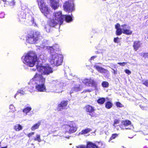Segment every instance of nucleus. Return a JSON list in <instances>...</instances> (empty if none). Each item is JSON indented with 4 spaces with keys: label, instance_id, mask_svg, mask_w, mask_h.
I'll use <instances>...</instances> for the list:
<instances>
[{
    "label": "nucleus",
    "instance_id": "obj_1",
    "mask_svg": "<svg viewBox=\"0 0 148 148\" xmlns=\"http://www.w3.org/2000/svg\"><path fill=\"white\" fill-rule=\"evenodd\" d=\"M48 51L51 54L49 61L51 64L58 66L61 64L63 60V56L60 53L54 52L57 51L59 49L58 45H56L53 47H47Z\"/></svg>",
    "mask_w": 148,
    "mask_h": 148
},
{
    "label": "nucleus",
    "instance_id": "obj_2",
    "mask_svg": "<svg viewBox=\"0 0 148 148\" xmlns=\"http://www.w3.org/2000/svg\"><path fill=\"white\" fill-rule=\"evenodd\" d=\"M45 79L42 75L36 73L28 84L31 86L34 85L36 91L37 92H46L47 89L45 85Z\"/></svg>",
    "mask_w": 148,
    "mask_h": 148
},
{
    "label": "nucleus",
    "instance_id": "obj_3",
    "mask_svg": "<svg viewBox=\"0 0 148 148\" xmlns=\"http://www.w3.org/2000/svg\"><path fill=\"white\" fill-rule=\"evenodd\" d=\"M50 25L53 27L57 25H58L60 27L63 23L64 20L67 22H69L72 21V17L69 15H62L61 11L54 13L52 18L50 17Z\"/></svg>",
    "mask_w": 148,
    "mask_h": 148
},
{
    "label": "nucleus",
    "instance_id": "obj_4",
    "mask_svg": "<svg viewBox=\"0 0 148 148\" xmlns=\"http://www.w3.org/2000/svg\"><path fill=\"white\" fill-rule=\"evenodd\" d=\"M23 62L26 65L30 67H33L35 64L37 60V57L36 54L33 52H30L23 56L22 58Z\"/></svg>",
    "mask_w": 148,
    "mask_h": 148
},
{
    "label": "nucleus",
    "instance_id": "obj_5",
    "mask_svg": "<svg viewBox=\"0 0 148 148\" xmlns=\"http://www.w3.org/2000/svg\"><path fill=\"white\" fill-rule=\"evenodd\" d=\"M42 37L40 33L36 32L33 33L28 34L26 37V41L27 42L31 44L37 43L41 40Z\"/></svg>",
    "mask_w": 148,
    "mask_h": 148
},
{
    "label": "nucleus",
    "instance_id": "obj_6",
    "mask_svg": "<svg viewBox=\"0 0 148 148\" xmlns=\"http://www.w3.org/2000/svg\"><path fill=\"white\" fill-rule=\"evenodd\" d=\"M62 127L65 133L70 134L75 132L77 129L75 124L73 121H69L64 124Z\"/></svg>",
    "mask_w": 148,
    "mask_h": 148
},
{
    "label": "nucleus",
    "instance_id": "obj_7",
    "mask_svg": "<svg viewBox=\"0 0 148 148\" xmlns=\"http://www.w3.org/2000/svg\"><path fill=\"white\" fill-rule=\"evenodd\" d=\"M36 69L38 71L40 72L41 74L47 75L53 72L52 68L49 65L45 66L41 65H38L36 67ZM31 69L33 71H35L36 69Z\"/></svg>",
    "mask_w": 148,
    "mask_h": 148
},
{
    "label": "nucleus",
    "instance_id": "obj_8",
    "mask_svg": "<svg viewBox=\"0 0 148 148\" xmlns=\"http://www.w3.org/2000/svg\"><path fill=\"white\" fill-rule=\"evenodd\" d=\"M39 7L41 12L44 13V15L49 19L50 14H49V9L43 0H37Z\"/></svg>",
    "mask_w": 148,
    "mask_h": 148
},
{
    "label": "nucleus",
    "instance_id": "obj_9",
    "mask_svg": "<svg viewBox=\"0 0 148 148\" xmlns=\"http://www.w3.org/2000/svg\"><path fill=\"white\" fill-rule=\"evenodd\" d=\"M51 84L55 85L56 90L58 92H62L66 85V82L64 81L55 80L51 82Z\"/></svg>",
    "mask_w": 148,
    "mask_h": 148
},
{
    "label": "nucleus",
    "instance_id": "obj_10",
    "mask_svg": "<svg viewBox=\"0 0 148 148\" xmlns=\"http://www.w3.org/2000/svg\"><path fill=\"white\" fill-rule=\"evenodd\" d=\"M83 83L85 85L93 87L94 89L96 88L97 84L96 82L91 78H85L82 80Z\"/></svg>",
    "mask_w": 148,
    "mask_h": 148
},
{
    "label": "nucleus",
    "instance_id": "obj_11",
    "mask_svg": "<svg viewBox=\"0 0 148 148\" xmlns=\"http://www.w3.org/2000/svg\"><path fill=\"white\" fill-rule=\"evenodd\" d=\"M22 9V11L19 12L18 15V18L19 21L22 22L25 21V19L26 13H29L30 12L29 9L28 8H26L25 9Z\"/></svg>",
    "mask_w": 148,
    "mask_h": 148
},
{
    "label": "nucleus",
    "instance_id": "obj_12",
    "mask_svg": "<svg viewBox=\"0 0 148 148\" xmlns=\"http://www.w3.org/2000/svg\"><path fill=\"white\" fill-rule=\"evenodd\" d=\"M64 10L67 12H72L74 10V4L73 2L66 1L63 5Z\"/></svg>",
    "mask_w": 148,
    "mask_h": 148
},
{
    "label": "nucleus",
    "instance_id": "obj_13",
    "mask_svg": "<svg viewBox=\"0 0 148 148\" xmlns=\"http://www.w3.org/2000/svg\"><path fill=\"white\" fill-rule=\"evenodd\" d=\"M121 27L122 28L123 33L125 34L129 35H131L132 33V31L130 29L131 27L128 25L124 24L122 25Z\"/></svg>",
    "mask_w": 148,
    "mask_h": 148
},
{
    "label": "nucleus",
    "instance_id": "obj_14",
    "mask_svg": "<svg viewBox=\"0 0 148 148\" xmlns=\"http://www.w3.org/2000/svg\"><path fill=\"white\" fill-rule=\"evenodd\" d=\"M100 64L97 63L94 66V68L98 72L101 73H104L107 75H109L110 74L109 71L108 70L102 67L99 66L98 64Z\"/></svg>",
    "mask_w": 148,
    "mask_h": 148
},
{
    "label": "nucleus",
    "instance_id": "obj_15",
    "mask_svg": "<svg viewBox=\"0 0 148 148\" xmlns=\"http://www.w3.org/2000/svg\"><path fill=\"white\" fill-rule=\"evenodd\" d=\"M69 101L67 100L61 101L60 103L58 105L57 108L58 110L62 111L63 109H66V107Z\"/></svg>",
    "mask_w": 148,
    "mask_h": 148
},
{
    "label": "nucleus",
    "instance_id": "obj_16",
    "mask_svg": "<svg viewBox=\"0 0 148 148\" xmlns=\"http://www.w3.org/2000/svg\"><path fill=\"white\" fill-rule=\"evenodd\" d=\"M77 148H99L98 146L92 142H88L87 143L86 147L81 145L76 147Z\"/></svg>",
    "mask_w": 148,
    "mask_h": 148
},
{
    "label": "nucleus",
    "instance_id": "obj_17",
    "mask_svg": "<svg viewBox=\"0 0 148 148\" xmlns=\"http://www.w3.org/2000/svg\"><path fill=\"white\" fill-rule=\"evenodd\" d=\"M51 5L54 10L57 9L59 6V0H50Z\"/></svg>",
    "mask_w": 148,
    "mask_h": 148
},
{
    "label": "nucleus",
    "instance_id": "obj_18",
    "mask_svg": "<svg viewBox=\"0 0 148 148\" xmlns=\"http://www.w3.org/2000/svg\"><path fill=\"white\" fill-rule=\"evenodd\" d=\"M85 110L87 112L89 113V115L91 116H93V115L91 113L94 112V107L89 105H87L85 106Z\"/></svg>",
    "mask_w": 148,
    "mask_h": 148
},
{
    "label": "nucleus",
    "instance_id": "obj_19",
    "mask_svg": "<svg viewBox=\"0 0 148 148\" xmlns=\"http://www.w3.org/2000/svg\"><path fill=\"white\" fill-rule=\"evenodd\" d=\"M32 108L31 107H27L23 109V111L24 113H25L26 115L31 116L33 114V112H30Z\"/></svg>",
    "mask_w": 148,
    "mask_h": 148
},
{
    "label": "nucleus",
    "instance_id": "obj_20",
    "mask_svg": "<svg viewBox=\"0 0 148 148\" xmlns=\"http://www.w3.org/2000/svg\"><path fill=\"white\" fill-rule=\"evenodd\" d=\"M142 44L138 41H135L134 42L133 47L135 51H137L141 46Z\"/></svg>",
    "mask_w": 148,
    "mask_h": 148
},
{
    "label": "nucleus",
    "instance_id": "obj_21",
    "mask_svg": "<svg viewBox=\"0 0 148 148\" xmlns=\"http://www.w3.org/2000/svg\"><path fill=\"white\" fill-rule=\"evenodd\" d=\"M13 128L15 131H19L22 129L23 127L19 124H16L14 126Z\"/></svg>",
    "mask_w": 148,
    "mask_h": 148
},
{
    "label": "nucleus",
    "instance_id": "obj_22",
    "mask_svg": "<svg viewBox=\"0 0 148 148\" xmlns=\"http://www.w3.org/2000/svg\"><path fill=\"white\" fill-rule=\"evenodd\" d=\"M19 93H20L22 95H24L25 94H26L25 92V90L24 88V89H21V90H18L17 92V93L14 95V98H16V96L18 95Z\"/></svg>",
    "mask_w": 148,
    "mask_h": 148
},
{
    "label": "nucleus",
    "instance_id": "obj_23",
    "mask_svg": "<svg viewBox=\"0 0 148 148\" xmlns=\"http://www.w3.org/2000/svg\"><path fill=\"white\" fill-rule=\"evenodd\" d=\"M119 121L118 120L115 119L114 121V124H113V126L118 130H119V127H121L120 126L117 125L119 123Z\"/></svg>",
    "mask_w": 148,
    "mask_h": 148
},
{
    "label": "nucleus",
    "instance_id": "obj_24",
    "mask_svg": "<svg viewBox=\"0 0 148 148\" xmlns=\"http://www.w3.org/2000/svg\"><path fill=\"white\" fill-rule=\"evenodd\" d=\"M91 131V130L90 128H87L84 130H83L81 132V134H86Z\"/></svg>",
    "mask_w": 148,
    "mask_h": 148
},
{
    "label": "nucleus",
    "instance_id": "obj_25",
    "mask_svg": "<svg viewBox=\"0 0 148 148\" xmlns=\"http://www.w3.org/2000/svg\"><path fill=\"white\" fill-rule=\"evenodd\" d=\"M40 124V122H38L37 123L34 125L31 128L32 130L34 131L36 129H38Z\"/></svg>",
    "mask_w": 148,
    "mask_h": 148
},
{
    "label": "nucleus",
    "instance_id": "obj_26",
    "mask_svg": "<svg viewBox=\"0 0 148 148\" xmlns=\"http://www.w3.org/2000/svg\"><path fill=\"white\" fill-rule=\"evenodd\" d=\"M33 139L35 141H37L38 142H40L42 141L40 135L38 134H36V137H34Z\"/></svg>",
    "mask_w": 148,
    "mask_h": 148
},
{
    "label": "nucleus",
    "instance_id": "obj_27",
    "mask_svg": "<svg viewBox=\"0 0 148 148\" xmlns=\"http://www.w3.org/2000/svg\"><path fill=\"white\" fill-rule=\"evenodd\" d=\"M112 104L110 101L107 102L106 103L105 107L107 109H110L112 107Z\"/></svg>",
    "mask_w": 148,
    "mask_h": 148
},
{
    "label": "nucleus",
    "instance_id": "obj_28",
    "mask_svg": "<svg viewBox=\"0 0 148 148\" xmlns=\"http://www.w3.org/2000/svg\"><path fill=\"white\" fill-rule=\"evenodd\" d=\"M122 33H123V30H122V28L121 27V28L116 29V35L120 36L122 34Z\"/></svg>",
    "mask_w": 148,
    "mask_h": 148
},
{
    "label": "nucleus",
    "instance_id": "obj_29",
    "mask_svg": "<svg viewBox=\"0 0 148 148\" xmlns=\"http://www.w3.org/2000/svg\"><path fill=\"white\" fill-rule=\"evenodd\" d=\"M105 101V98H102L99 99L97 100V102L98 103L102 104H103Z\"/></svg>",
    "mask_w": 148,
    "mask_h": 148
},
{
    "label": "nucleus",
    "instance_id": "obj_30",
    "mask_svg": "<svg viewBox=\"0 0 148 148\" xmlns=\"http://www.w3.org/2000/svg\"><path fill=\"white\" fill-rule=\"evenodd\" d=\"M51 26L49 25H46L45 26V29L47 32H49L51 30Z\"/></svg>",
    "mask_w": 148,
    "mask_h": 148
},
{
    "label": "nucleus",
    "instance_id": "obj_31",
    "mask_svg": "<svg viewBox=\"0 0 148 148\" xmlns=\"http://www.w3.org/2000/svg\"><path fill=\"white\" fill-rule=\"evenodd\" d=\"M102 85L104 88H108L109 85L108 83L106 81H103L102 83Z\"/></svg>",
    "mask_w": 148,
    "mask_h": 148
},
{
    "label": "nucleus",
    "instance_id": "obj_32",
    "mask_svg": "<svg viewBox=\"0 0 148 148\" xmlns=\"http://www.w3.org/2000/svg\"><path fill=\"white\" fill-rule=\"evenodd\" d=\"M123 124L125 126H127L130 125L131 122L129 120H126L123 121Z\"/></svg>",
    "mask_w": 148,
    "mask_h": 148
},
{
    "label": "nucleus",
    "instance_id": "obj_33",
    "mask_svg": "<svg viewBox=\"0 0 148 148\" xmlns=\"http://www.w3.org/2000/svg\"><path fill=\"white\" fill-rule=\"evenodd\" d=\"M118 136V134H112L111 137L110 138L109 140V142H110V141L111 140L113 139H115L116 137H117Z\"/></svg>",
    "mask_w": 148,
    "mask_h": 148
},
{
    "label": "nucleus",
    "instance_id": "obj_34",
    "mask_svg": "<svg viewBox=\"0 0 148 148\" xmlns=\"http://www.w3.org/2000/svg\"><path fill=\"white\" fill-rule=\"evenodd\" d=\"M140 54L141 56H142L145 58H148V53H140Z\"/></svg>",
    "mask_w": 148,
    "mask_h": 148
},
{
    "label": "nucleus",
    "instance_id": "obj_35",
    "mask_svg": "<svg viewBox=\"0 0 148 148\" xmlns=\"http://www.w3.org/2000/svg\"><path fill=\"white\" fill-rule=\"evenodd\" d=\"M142 83L143 84L148 87V80H143Z\"/></svg>",
    "mask_w": 148,
    "mask_h": 148
},
{
    "label": "nucleus",
    "instance_id": "obj_36",
    "mask_svg": "<svg viewBox=\"0 0 148 148\" xmlns=\"http://www.w3.org/2000/svg\"><path fill=\"white\" fill-rule=\"evenodd\" d=\"M16 2L14 0H12L10 1L9 3L10 5L11 6H14L15 5Z\"/></svg>",
    "mask_w": 148,
    "mask_h": 148
},
{
    "label": "nucleus",
    "instance_id": "obj_37",
    "mask_svg": "<svg viewBox=\"0 0 148 148\" xmlns=\"http://www.w3.org/2000/svg\"><path fill=\"white\" fill-rule=\"evenodd\" d=\"M73 90L75 92H77L79 91L80 90V88L79 87H75L73 88Z\"/></svg>",
    "mask_w": 148,
    "mask_h": 148
},
{
    "label": "nucleus",
    "instance_id": "obj_38",
    "mask_svg": "<svg viewBox=\"0 0 148 148\" xmlns=\"http://www.w3.org/2000/svg\"><path fill=\"white\" fill-rule=\"evenodd\" d=\"M116 106L119 107H123V105L119 102H117L116 103Z\"/></svg>",
    "mask_w": 148,
    "mask_h": 148
},
{
    "label": "nucleus",
    "instance_id": "obj_39",
    "mask_svg": "<svg viewBox=\"0 0 148 148\" xmlns=\"http://www.w3.org/2000/svg\"><path fill=\"white\" fill-rule=\"evenodd\" d=\"M114 42L115 43H118L119 42V38L118 37L114 38Z\"/></svg>",
    "mask_w": 148,
    "mask_h": 148
},
{
    "label": "nucleus",
    "instance_id": "obj_40",
    "mask_svg": "<svg viewBox=\"0 0 148 148\" xmlns=\"http://www.w3.org/2000/svg\"><path fill=\"white\" fill-rule=\"evenodd\" d=\"M118 64L122 66H124L127 64V63L125 62H123V63L118 62Z\"/></svg>",
    "mask_w": 148,
    "mask_h": 148
},
{
    "label": "nucleus",
    "instance_id": "obj_41",
    "mask_svg": "<svg viewBox=\"0 0 148 148\" xmlns=\"http://www.w3.org/2000/svg\"><path fill=\"white\" fill-rule=\"evenodd\" d=\"M125 72L127 74H128V75H130L131 74V71H130L128 69H125Z\"/></svg>",
    "mask_w": 148,
    "mask_h": 148
},
{
    "label": "nucleus",
    "instance_id": "obj_42",
    "mask_svg": "<svg viewBox=\"0 0 148 148\" xmlns=\"http://www.w3.org/2000/svg\"><path fill=\"white\" fill-rule=\"evenodd\" d=\"M120 25L119 23H117L115 25V28L116 29H119L121 28H120Z\"/></svg>",
    "mask_w": 148,
    "mask_h": 148
},
{
    "label": "nucleus",
    "instance_id": "obj_43",
    "mask_svg": "<svg viewBox=\"0 0 148 148\" xmlns=\"http://www.w3.org/2000/svg\"><path fill=\"white\" fill-rule=\"evenodd\" d=\"M9 108L12 111H14V107L13 105L11 104Z\"/></svg>",
    "mask_w": 148,
    "mask_h": 148
},
{
    "label": "nucleus",
    "instance_id": "obj_44",
    "mask_svg": "<svg viewBox=\"0 0 148 148\" xmlns=\"http://www.w3.org/2000/svg\"><path fill=\"white\" fill-rule=\"evenodd\" d=\"M34 132H31L28 134L27 136H28V137L30 138V137L32 136V135H34Z\"/></svg>",
    "mask_w": 148,
    "mask_h": 148
},
{
    "label": "nucleus",
    "instance_id": "obj_45",
    "mask_svg": "<svg viewBox=\"0 0 148 148\" xmlns=\"http://www.w3.org/2000/svg\"><path fill=\"white\" fill-rule=\"evenodd\" d=\"M31 21L32 22L33 24L34 25V26H36V23L35 22L34 23V19L33 18H32L31 19Z\"/></svg>",
    "mask_w": 148,
    "mask_h": 148
},
{
    "label": "nucleus",
    "instance_id": "obj_46",
    "mask_svg": "<svg viewBox=\"0 0 148 148\" xmlns=\"http://www.w3.org/2000/svg\"><path fill=\"white\" fill-rule=\"evenodd\" d=\"M110 65L112 67H114V68H116V65L115 64H113L112 63H111L110 64Z\"/></svg>",
    "mask_w": 148,
    "mask_h": 148
},
{
    "label": "nucleus",
    "instance_id": "obj_47",
    "mask_svg": "<svg viewBox=\"0 0 148 148\" xmlns=\"http://www.w3.org/2000/svg\"><path fill=\"white\" fill-rule=\"evenodd\" d=\"M4 16V14L3 13L0 14V18H3Z\"/></svg>",
    "mask_w": 148,
    "mask_h": 148
},
{
    "label": "nucleus",
    "instance_id": "obj_48",
    "mask_svg": "<svg viewBox=\"0 0 148 148\" xmlns=\"http://www.w3.org/2000/svg\"><path fill=\"white\" fill-rule=\"evenodd\" d=\"M140 107L143 110H145L146 109V107L142 105H140Z\"/></svg>",
    "mask_w": 148,
    "mask_h": 148
},
{
    "label": "nucleus",
    "instance_id": "obj_49",
    "mask_svg": "<svg viewBox=\"0 0 148 148\" xmlns=\"http://www.w3.org/2000/svg\"><path fill=\"white\" fill-rule=\"evenodd\" d=\"M97 56H92L91 58L89 60V61H90L92 60H93L94 58H96Z\"/></svg>",
    "mask_w": 148,
    "mask_h": 148
},
{
    "label": "nucleus",
    "instance_id": "obj_50",
    "mask_svg": "<svg viewBox=\"0 0 148 148\" xmlns=\"http://www.w3.org/2000/svg\"><path fill=\"white\" fill-rule=\"evenodd\" d=\"M112 70H113V73H114V74H116L117 73V71H115L114 69H113L112 68L109 67Z\"/></svg>",
    "mask_w": 148,
    "mask_h": 148
},
{
    "label": "nucleus",
    "instance_id": "obj_51",
    "mask_svg": "<svg viewBox=\"0 0 148 148\" xmlns=\"http://www.w3.org/2000/svg\"><path fill=\"white\" fill-rule=\"evenodd\" d=\"M130 127H127V128H126V129H132L133 127L131 125H130Z\"/></svg>",
    "mask_w": 148,
    "mask_h": 148
},
{
    "label": "nucleus",
    "instance_id": "obj_52",
    "mask_svg": "<svg viewBox=\"0 0 148 148\" xmlns=\"http://www.w3.org/2000/svg\"><path fill=\"white\" fill-rule=\"evenodd\" d=\"M34 88V87L32 86V88L29 89V91L31 92H32L33 91V89Z\"/></svg>",
    "mask_w": 148,
    "mask_h": 148
},
{
    "label": "nucleus",
    "instance_id": "obj_53",
    "mask_svg": "<svg viewBox=\"0 0 148 148\" xmlns=\"http://www.w3.org/2000/svg\"><path fill=\"white\" fill-rule=\"evenodd\" d=\"M6 0H2V1H0V3H2V2L3 3H5L6 2Z\"/></svg>",
    "mask_w": 148,
    "mask_h": 148
},
{
    "label": "nucleus",
    "instance_id": "obj_54",
    "mask_svg": "<svg viewBox=\"0 0 148 148\" xmlns=\"http://www.w3.org/2000/svg\"><path fill=\"white\" fill-rule=\"evenodd\" d=\"M58 123H55L54 125H53L54 126H53V127H54L55 126L54 125H55L56 126H58Z\"/></svg>",
    "mask_w": 148,
    "mask_h": 148
},
{
    "label": "nucleus",
    "instance_id": "obj_55",
    "mask_svg": "<svg viewBox=\"0 0 148 148\" xmlns=\"http://www.w3.org/2000/svg\"><path fill=\"white\" fill-rule=\"evenodd\" d=\"M86 91L88 92H91V90H86Z\"/></svg>",
    "mask_w": 148,
    "mask_h": 148
},
{
    "label": "nucleus",
    "instance_id": "obj_56",
    "mask_svg": "<svg viewBox=\"0 0 148 148\" xmlns=\"http://www.w3.org/2000/svg\"><path fill=\"white\" fill-rule=\"evenodd\" d=\"M7 148V146H6V147H1V148Z\"/></svg>",
    "mask_w": 148,
    "mask_h": 148
},
{
    "label": "nucleus",
    "instance_id": "obj_57",
    "mask_svg": "<svg viewBox=\"0 0 148 148\" xmlns=\"http://www.w3.org/2000/svg\"><path fill=\"white\" fill-rule=\"evenodd\" d=\"M4 7H5V3H4Z\"/></svg>",
    "mask_w": 148,
    "mask_h": 148
},
{
    "label": "nucleus",
    "instance_id": "obj_58",
    "mask_svg": "<svg viewBox=\"0 0 148 148\" xmlns=\"http://www.w3.org/2000/svg\"><path fill=\"white\" fill-rule=\"evenodd\" d=\"M70 75H72V73H70Z\"/></svg>",
    "mask_w": 148,
    "mask_h": 148
},
{
    "label": "nucleus",
    "instance_id": "obj_59",
    "mask_svg": "<svg viewBox=\"0 0 148 148\" xmlns=\"http://www.w3.org/2000/svg\"><path fill=\"white\" fill-rule=\"evenodd\" d=\"M121 148H125V147H122Z\"/></svg>",
    "mask_w": 148,
    "mask_h": 148
},
{
    "label": "nucleus",
    "instance_id": "obj_60",
    "mask_svg": "<svg viewBox=\"0 0 148 148\" xmlns=\"http://www.w3.org/2000/svg\"><path fill=\"white\" fill-rule=\"evenodd\" d=\"M70 93H73V92H71H71H70Z\"/></svg>",
    "mask_w": 148,
    "mask_h": 148
},
{
    "label": "nucleus",
    "instance_id": "obj_61",
    "mask_svg": "<svg viewBox=\"0 0 148 148\" xmlns=\"http://www.w3.org/2000/svg\"><path fill=\"white\" fill-rule=\"evenodd\" d=\"M70 1H73V0H69Z\"/></svg>",
    "mask_w": 148,
    "mask_h": 148
}]
</instances>
